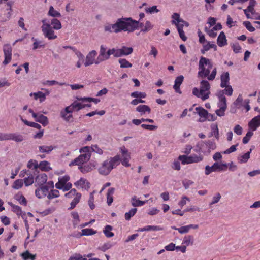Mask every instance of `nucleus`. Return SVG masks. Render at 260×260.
Instances as JSON below:
<instances>
[{
    "label": "nucleus",
    "instance_id": "0eeeda50",
    "mask_svg": "<svg viewBox=\"0 0 260 260\" xmlns=\"http://www.w3.org/2000/svg\"><path fill=\"white\" fill-rule=\"evenodd\" d=\"M114 56V48L109 49L107 50V47L101 45L100 48L99 54L98 56V62H102L110 58V55Z\"/></svg>",
    "mask_w": 260,
    "mask_h": 260
},
{
    "label": "nucleus",
    "instance_id": "680f3d73",
    "mask_svg": "<svg viewBox=\"0 0 260 260\" xmlns=\"http://www.w3.org/2000/svg\"><path fill=\"white\" fill-rule=\"evenodd\" d=\"M72 217L73 218L74 226H76L80 222L79 216L76 212H73L71 213Z\"/></svg>",
    "mask_w": 260,
    "mask_h": 260
},
{
    "label": "nucleus",
    "instance_id": "774afa93",
    "mask_svg": "<svg viewBox=\"0 0 260 260\" xmlns=\"http://www.w3.org/2000/svg\"><path fill=\"white\" fill-rule=\"evenodd\" d=\"M27 167L29 169L33 168L37 169L38 168V164L37 160L34 159H30L27 164Z\"/></svg>",
    "mask_w": 260,
    "mask_h": 260
},
{
    "label": "nucleus",
    "instance_id": "423d86ee",
    "mask_svg": "<svg viewBox=\"0 0 260 260\" xmlns=\"http://www.w3.org/2000/svg\"><path fill=\"white\" fill-rule=\"evenodd\" d=\"M70 179L69 176L67 175L59 177L58 182L55 184L56 188L63 192L69 190L72 187V183L69 182Z\"/></svg>",
    "mask_w": 260,
    "mask_h": 260
},
{
    "label": "nucleus",
    "instance_id": "2f4dec72",
    "mask_svg": "<svg viewBox=\"0 0 260 260\" xmlns=\"http://www.w3.org/2000/svg\"><path fill=\"white\" fill-rule=\"evenodd\" d=\"M215 169L216 171H225L226 170L228 165L225 163L216 162L213 164Z\"/></svg>",
    "mask_w": 260,
    "mask_h": 260
},
{
    "label": "nucleus",
    "instance_id": "0e129e2a",
    "mask_svg": "<svg viewBox=\"0 0 260 260\" xmlns=\"http://www.w3.org/2000/svg\"><path fill=\"white\" fill-rule=\"evenodd\" d=\"M253 135V131L249 129V131L246 133V136L243 138V143L244 144H247L249 142Z\"/></svg>",
    "mask_w": 260,
    "mask_h": 260
},
{
    "label": "nucleus",
    "instance_id": "37998d69",
    "mask_svg": "<svg viewBox=\"0 0 260 260\" xmlns=\"http://www.w3.org/2000/svg\"><path fill=\"white\" fill-rule=\"evenodd\" d=\"M50 25L53 26L52 27L55 30H59L62 27L61 22L56 18H53L51 20Z\"/></svg>",
    "mask_w": 260,
    "mask_h": 260
},
{
    "label": "nucleus",
    "instance_id": "052dcab7",
    "mask_svg": "<svg viewBox=\"0 0 260 260\" xmlns=\"http://www.w3.org/2000/svg\"><path fill=\"white\" fill-rule=\"evenodd\" d=\"M112 246H113V244L111 242H109L105 243L102 246H100L99 247V249L103 252H105L106 250L111 248Z\"/></svg>",
    "mask_w": 260,
    "mask_h": 260
},
{
    "label": "nucleus",
    "instance_id": "bf43d9fd",
    "mask_svg": "<svg viewBox=\"0 0 260 260\" xmlns=\"http://www.w3.org/2000/svg\"><path fill=\"white\" fill-rule=\"evenodd\" d=\"M59 196V192L58 190L53 189L51 190L47 195V198L49 199H51L54 198H57Z\"/></svg>",
    "mask_w": 260,
    "mask_h": 260
},
{
    "label": "nucleus",
    "instance_id": "dca6fc26",
    "mask_svg": "<svg viewBox=\"0 0 260 260\" xmlns=\"http://www.w3.org/2000/svg\"><path fill=\"white\" fill-rule=\"evenodd\" d=\"M40 188L36 189L35 194L38 198H42L49 193V187L47 185H41Z\"/></svg>",
    "mask_w": 260,
    "mask_h": 260
},
{
    "label": "nucleus",
    "instance_id": "6e6d98bb",
    "mask_svg": "<svg viewBox=\"0 0 260 260\" xmlns=\"http://www.w3.org/2000/svg\"><path fill=\"white\" fill-rule=\"evenodd\" d=\"M118 62L120 64L121 68H131L132 67V64L125 59H120L118 60Z\"/></svg>",
    "mask_w": 260,
    "mask_h": 260
},
{
    "label": "nucleus",
    "instance_id": "79ce46f5",
    "mask_svg": "<svg viewBox=\"0 0 260 260\" xmlns=\"http://www.w3.org/2000/svg\"><path fill=\"white\" fill-rule=\"evenodd\" d=\"M172 20L171 21V23L175 26L178 23V22H183V19L180 18V15L177 13H173L172 15Z\"/></svg>",
    "mask_w": 260,
    "mask_h": 260
},
{
    "label": "nucleus",
    "instance_id": "a19ab883",
    "mask_svg": "<svg viewBox=\"0 0 260 260\" xmlns=\"http://www.w3.org/2000/svg\"><path fill=\"white\" fill-rule=\"evenodd\" d=\"M48 15L53 17H60L61 14L59 12L55 10L53 6H51L48 12Z\"/></svg>",
    "mask_w": 260,
    "mask_h": 260
},
{
    "label": "nucleus",
    "instance_id": "412c9836",
    "mask_svg": "<svg viewBox=\"0 0 260 260\" xmlns=\"http://www.w3.org/2000/svg\"><path fill=\"white\" fill-rule=\"evenodd\" d=\"M184 79V77L182 75H180L176 77L175 80V83L173 86V88L177 93H181V91L180 89V86L182 83Z\"/></svg>",
    "mask_w": 260,
    "mask_h": 260
},
{
    "label": "nucleus",
    "instance_id": "5701e85b",
    "mask_svg": "<svg viewBox=\"0 0 260 260\" xmlns=\"http://www.w3.org/2000/svg\"><path fill=\"white\" fill-rule=\"evenodd\" d=\"M34 118L36 121L41 123L43 126L47 125L49 123L48 118L39 113H37V116Z\"/></svg>",
    "mask_w": 260,
    "mask_h": 260
},
{
    "label": "nucleus",
    "instance_id": "5fc2aeb1",
    "mask_svg": "<svg viewBox=\"0 0 260 260\" xmlns=\"http://www.w3.org/2000/svg\"><path fill=\"white\" fill-rule=\"evenodd\" d=\"M23 185V180L22 179H17L15 180L13 184L12 187L15 189H19Z\"/></svg>",
    "mask_w": 260,
    "mask_h": 260
},
{
    "label": "nucleus",
    "instance_id": "338daca9",
    "mask_svg": "<svg viewBox=\"0 0 260 260\" xmlns=\"http://www.w3.org/2000/svg\"><path fill=\"white\" fill-rule=\"evenodd\" d=\"M34 182V177L32 175L25 178L23 180V184L24 183L26 186H29L33 184Z\"/></svg>",
    "mask_w": 260,
    "mask_h": 260
},
{
    "label": "nucleus",
    "instance_id": "473e14b6",
    "mask_svg": "<svg viewBox=\"0 0 260 260\" xmlns=\"http://www.w3.org/2000/svg\"><path fill=\"white\" fill-rule=\"evenodd\" d=\"M30 96H33L36 100L39 99L40 102L41 103L44 101L46 99V94L41 91H39L38 92L31 93L30 94Z\"/></svg>",
    "mask_w": 260,
    "mask_h": 260
},
{
    "label": "nucleus",
    "instance_id": "393cba45",
    "mask_svg": "<svg viewBox=\"0 0 260 260\" xmlns=\"http://www.w3.org/2000/svg\"><path fill=\"white\" fill-rule=\"evenodd\" d=\"M217 96L218 99V101L217 102V107L218 108L221 109H227V104H226V99L225 96H222V95H219L217 94Z\"/></svg>",
    "mask_w": 260,
    "mask_h": 260
},
{
    "label": "nucleus",
    "instance_id": "a18cd8bd",
    "mask_svg": "<svg viewBox=\"0 0 260 260\" xmlns=\"http://www.w3.org/2000/svg\"><path fill=\"white\" fill-rule=\"evenodd\" d=\"M137 211V209L136 208H132L128 212H126L124 214L125 219L129 221L131 218L134 216Z\"/></svg>",
    "mask_w": 260,
    "mask_h": 260
},
{
    "label": "nucleus",
    "instance_id": "f03ea898",
    "mask_svg": "<svg viewBox=\"0 0 260 260\" xmlns=\"http://www.w3.org/2000/svg\"><path fill=\"white\" fill-rule=\"evenodd\" d=\"M213 64L211 59L201 56L199 62L198 77L207 78L209 80H213L217 74L216 68H213Z\"/></svg>",
    "mask_w": 260,
    "mask_h": 260
},
{
    "label": "nucleus",
    "instance_id": "13d9d810",
    "mask_svg": "<svg viewBox=\"0 0 260 260\" xmlns=\"http://www.w3.org/2000/svg\"><path fill=\"white\" fill-rule=\"evenodd\" d=\"M243 102V98L241 94L239 95L238 98L233 103V106L236 108H239L242 105V103Z\"/></svg>",
    "mask_w": 260,
    "mask_h": 260
},
{
    "label": "nucleus",
    "instance_id": "f257e3e1",
    "mask_svg": "<svg viewBox=\"0 0 260 260\" xmlns=\"http://www.w3.org/2000/svg\"><path fill=\"white\" fill-rule=\"evenodd\" d=\"M139 21L133 20L131 18H121L117 20L114 24L105 26V31L118 33L123 31L133 32L138 29Z\"/></svg>",
    "mask_w": 260,
    "mask_h": 260
},
{
    "label": "nucleus",
    "instance_id": "8fccbe9b",
    "mask_svg": "<svg viewBox=\"0 0 260 260\" xmlns=\"http://www.w3.org/2000/svg\"><path fill=\"white\" fill-rule=\"evenodd\" d=\"M91 151L95 152L99 155H102L104 153V151L97 144H92L91 145Z\"/></svg>",
    "mask_w": 260,
    "mask_h": 260
},
{
    "label": "nucleus",
    "instance_id": "69168bd1",
    "mask_svg": "<svg viewBox=\"0 0 260 260\" xmlns=\"http://www.w3.org/2000/svg\"><path fill=\"white\" fill-rule=\"evenodd\" d=\"M21 255L24 260H28L29 259L35 260V256L30 253L28 251L23 253Z\"/></svg>",
    "mask_w": 260,
    "mask_h": 260
},
{
    "label": "nucleus",
    "instance_id": "6e6552de",
    "mask_svg": "<svg viewBox=\"0 0 260 260\" xmlns=\"http://www.w3.org/2000/svg\"><path fill=\"white\" fill-rule=\"evenodd\" d=\"M203 159V157L201 155L192 154L189 156L185 155H180L178 160L181 161L183 165L197 163L201 162Z\"/></svg>",
    "mask_w": 260,
    "mask_h": 260
},
{
    "label": "nucleus",
    "instance_id": "4c0bfd02",
    "mask_svg": "<svg viewBox=\"0 0 260 260\" xmlns=\"http://www.w3.org/2000/svg\"><path fill=\"white\" fill-rule=\"evenodd\" d=\"M38 166V168L43 171H48L51 169L49 162L46 160L41 161Z\"/></svg>",
    "mask_w": 260,
    "mask_h": 260
},
{
    "label": "nucleus",
    "instance_id": "a211bd4d",
    "mask_svg": "<svg viewBox=\"0 0 260 260\" xmlns=\"http://www.w3.org/2000/svg\"><path fill=\"white\" fill-rule=\"evenodd\" d=\"M95 162H90L88 164L82 165L79 166L78 168L83 173H87L91 172L95 167Z\"/></svg>",
    "mask_w": 260,
    "mask_h": 260
},
{
    "label": "nucleus",
    "instance_id": "b1692460",
    "mask_svg": "<svg viewBox=\"0 0 260 260\" xmlns=\"http://www.w3.org/2000/svg\"><path fill=\"white\" fill-rule=\"evenodd\" d=\"M217 43L219 47H223L227 45L226 36L223 31H221L218 36L217 40Z\"/></svg>",
    "mask_w": 260,
    "mask_h": 260
},
{
    "label": "nucleus",
    "instance_id": "9d476101",
    "mask_svg": "<svg viewBox=\"0 0 260 260\" xmlns=\"http://www.w3.org/2000/svg\"><path fill=\"white\" fill-rule=\"evenodd\" d=\"M91 154H81L76 158L74 160L71 161L69 166H72L74 165H83L84 163L88 161L91 158Z\"/></svg>",
    "mask_w": 260,
    "mask_h": 260
},
{
    "label": "nucleus",
    "instance_id": "39448f33",
    "mask_svg": "<svg viewBox=\"0 0 260 260\" xmlns=\"http://www.w3.org/2000/svg\"><path fill=\"white\" fill-rule=\"evenodd\" d=\"M42 22L41 29L44 37L49 40L56 39L57 36L55 34L54 29L52 27L47 19H43Z\"/></svg>",
    "mask_w": 260,
    "mask_h": 260
},
{
    "label": "nucleus",
    "instance_id": "4468645a",
    "mask_svg": "<svg viewBox=\"0 0 260 260\" xmlns=\"http://www.w3.org/2000/svg\"><path fill=\"white\" fill-rule=\"evenodd\" d=\"M249 129L256 131L260 126V115L253 117L248 124Z\"/></svg>",
    "mask_w": 260,
    "mask_h": 260
},
{
    "label": "nucleus",
    "instance_id": "7c9ffc66",
    "mask_svg": "<svg viewBox=\"0 0 260 260\" xmlns=\"http://www.w3.org/2000/svg\"><path fill=\"white\" fill-rule=\"evenodd\" d=\"M162 228L159 226L147 225L142 228H139L137 231L139 232L150 231H160Z\"/></svg>",
    "mask_w": 260,
    "mask_h": 260
},
{
    "label": "nucleus",
    "instance_id": "6ab92c4d",
    "mask_svg": "<svg viewBox=\"0 0 260 260\" xmlns=\"http://www.w3.org/2000/svg\"><path fill=\"white\" fill-rule=\"evenodd\" d=\"M196 113L200 116L199 121L203 122L206 121V117L208 115V112L202 107H198L196 109Z\"/></svg>",
    "mask_w": 260,
    "mask_h": 260
},
{
    "label": "nucleus",
    "instance_id": "e433bc0d",
    "mask_svg": "<svg viewBox=\"0 0 260 260\" xmlns=\"http://www.w3.org/2000/svg\"><path fill=\"white\" fill-rule=\"evenodd\" d=\"M31 40L33 41L32 44V49L35 50L40 48H43L45 45L43 43V42L39 40L38 39L35 37H32Z\"/></svg>",
    "mask_w": 260,
    "mask_h": 260
},
{
    "label": "nucleus",
    "instance_id": "09e8293b",
    "mask_svg": "<svg viewBox=\"0 0 260 260\" xmlns=\"http://www.w3.org/2000/svg\"><path fill=\"white\" fill-rule=\"evenodd\" d=\"M21 119L23 121V122L26 125L36 128L38 129H40L41 127V125L37 123L34 122H29L25 119H23L22 117H21Z\"/></svg>",
    "mask_w": 260,
    "mask_h": 260
},
{
    "label": "nucleus",
    "instance_id": "a878e982",
    "mask_svg": "<svg viewBox=\"0 0 260 260\" xmlns=\"http://www.w3.org/2000/svg\"><path fill=\"white\" fill-rule=\"evenodd\" d=\"M147 201H141L139 200L136 196L132 197L131 200V203L133 207H140L143 206Z\"/></svg>",
    "mask_w": 260,
    "mask_h": 260
},
{
    "label": "nucleus",
    "instance_id": "ea45409f",
    "mask_svg": "<svg viewBox=\"0 0 260 260\" xmlns=\"http://www.w3.org/2000/svg\"><path fill=\"white\" fill-rule=\"evenodd\" d=\"M251 151H252V149H250L248 152L245 153V154H244L243 155L239 156L238 158V161L240 163L246 162L250 158V154L251 152Z\"/></svg>",
    "mask_w": 260,
    "mask_h": 260
},
{
    "label": "nucleus",
    "instance_id": "c756f323",
    "mask_svg": "<svg viewBox=\"0 0 260 260\" xmlns=\"http://www.w3.org/2000/svg\"><path fill=\"white\" fill-rule=\"evenodd\" d=\"M136 111L140 112L141 115H143L146 113H150L151 112V109L147 105H141L136 108Z\"/></svg>",
    "mask_w": 260,
    "mask_h": 260
},
{
    "label": "nucleus",
    "instance_id": "49530a36",
    "mask_svg": "<svg viewBox=\"0 0 260 260\" xmlns=\"http://www.w3.org/2000/svg\"><path fill=\"white\" fill-rule=\"evenodd\" d=\"M211 128L212 135L214 136L217 139H218L219 134L217 125L216 124H212Z\"/></svg>",
    "mask_w": 260,
    "mask_h": 260
},
{
    "label": "nucleus",
    "instance_id": "1a4fd4ad",
    "mask_svg": "<svg viewBox=\"0 0 260 260\" xmlns=\"http://www.w3.org/2000/svg\"><path fill=\"white\" fill-rule=\"evenodd\" d=\"M120 152L121 155V158H120V162L125 167H129L131 165L129 160L131 159V154L128 152V149L124 146H122L119 148Z\"/></svg>",
    "mask_w": 260,
    "mask_h": 260
},
{
    "label": "nucleus",
    "instance_id": "e2e57ef3",
    "mask_svg": "<svg viewBox=\"0 0 260 260\" xmlns=\"http://www.w3.org/2000/svg\"><path fill=\"white\" fill-rule=\"evenodd\" d=\"M68 260H87L85 256H83L79 253H74L73 254Z\"/></svg>",
    "mask_w": 260,
    "mask_h": 260
},
{
    "label": "nucleus",
    "instance_id": "2eb2a0df",
    "mask_svg": "<svg viewBox=\"0 0 260 260\" xmlns=\"http://www.w3.org/2000/svg\"><path fill=\"white\" fill-rule=\"evenodd\" d=\"M73 112L70 109L69 106L66 107L62 109L60 112V117L66 121H69L70 119L72 118V113Z\"/></svg>",
    "mask_w": 260,
    "mask_h": 260
},
{
    "label": "nucleus",
    "instance_id": "f3484780",
    "mask_svg": "<svg viewBox=\"0 0 260 260\" xmlns=\"http://www.w3.org/2000/svg\"><path fill=\"white\" fill-rule=\"evenodd\" d=\"M75 186L78 188H82L87 190L90 188V183L86 179L81 178L78 181L74 183Z\"/></svg>",
    "mask_w": 260,
    "mask_h": 260
},
{
    "label": "nucleus",
    "instance_id": "c85d7f7f",
    "mask_svg": "<svg viewBox=\"0 0 260 260\" xmlns=\"http://www.w3.org/2000/svg\"><path fill=\"white\" fill-rule=\"evenodd\" d=\"M207 44L203 45V48L201 50V52L204 54L206 52L209 50L211 48H213L214 50H217V46L214 42H206Z\"/></svg>",
    "mask_w": 260,
    "mask_h": 260
},
{
    "label": "nucleus",
    "instance_id": "9b49d317",
    "mask_svg": "<svg viewBox=\"0 0 260 260\" xmlns=\"http://www.w3.org/2000/svg\"><path fill=\"white\" fill-rule=\"evenodd\" d=\"M97 55V52L95 50H92L88 52L86 55L84 66L88 67L93 64H99L100 62H98V58L95 59Z\"/></svg>",
    "mask_w": 260,
    "mask_h": 260
},
{
    "label": "nucleus",
    "instance_id": "f704fd0d",
    "mask_svg": "<svg viewBox=\"0 0 260 260\" xmlns=\"http://www.w3.org/2000/svg\"><path fill=\"white\" fill-rule=\"evenodd\" d=\"M114 191L115 189L114 188H110L108 190L107 193V203L109 206H110L113 201V195Z\"/></svg>",
    "mask_w": 260,
    "mask_h": 260
},
{
    "label": "nucleus",
    "instance_id": "4d7b16f0",
    "mask_svg": "<svg viewBox=\"0 0 260 260\" xmlns=\"http://www.w3.org/2000/svg\"><path fill=\"white\" fill-rule=\"evenodd\" d=\"M193 237L190 235H187L184 237L182 244H185V246H188L190 244H192Z\"/></svg>",
    "mask_w": 260,
    "mask_h": 260
},
{
    "label": "nucleus",
    "instance_id": "aec40b11",
    "mask_svg": "<svg viewBox=\"0 0 260 260\" xmlns=\"http://www.w3.org/2000/svg\"><path fill=\"white\" fill-rule=\"evenodd\" d=\"M69 106L73 112L78 111L84 108V106H83V102L80 101H78L77 99L76 101H74Z\"/></svg>",
    "mask_w": 260,
    "mask_h": 260
},
{
    "label": "nucleus",
    "instance_id": "c03bdc74",
    "mask_svg": "<svg viewBox=\"0 0 260 260\" xmlns=\"http://www.w3.org/2000/svg\"><path fill=\"white\" fill-rule=\"evenodd\" d=\"M112 229V227L110 225H107L105 227L103 230V233L106 237L107 238H111L114 236V233L111 232Z\"/></svg>",
    "mask_w": 260,
    "mask_h": 260
},
{
    "label": "nucleus",
    "instance_id": "cd10ccee",
    "mask_svg": "<svg viewBox=\"0 0 260 260\" xmlns=\"http://www.w3.org/2000/svg\"><path fill=\"white\" fill-rule=\"evenodd\" d=\"M47 180V176L45 173L39 174L36 178V182L39 185H43Z\"/></svg>",
    "mask_w": 260,
    "mask_h": 260
},
{
    "label": "nucleus",
    "instance_id": "de8ad7c7",
    "mask_svg": "<svg viewBox=\"0 0 260 260\" xmlns=\"http://www.w3.org/2000/svg\"><path fill=\"white\" fill-rule=\"evenodd\" d=\"M8 204L12 207V211L17 215L20 216L22 214V210L20 207L15 205L11 202H9Z\"/></svg>",
    "mask_w": 260,
    "mask_h": 260
},
{
    "label": "nucleus",
    "instance_id": "603ef678",
    "mask_svg": "<svg viewBox=\"0 0 260 260\" xmlns=\"http://www.w3.org/2000/svg\"><path fill=\"white\" fill-rule=\"evenodd\" d=\"M95 193V191H93L90 193L89 198L88 201V205L91 210L95 208V205L94 204V193Z\"/></svg>",
    "mask_w": 260,
    "mask_h": 260
},
{
    "label": "nucleus",
    "instance_id": "3c124183",
    "mask_svg": "<svg viewBox=\"0 0 260 260\" xmlns=\"http://www.w3.org/2000/svg\"><path fill=\"white\" fill-rule=\"evenodd\" d=\"M15 199L17 200L20 204L26 206L27 204V201L25 198L21 194L18 193L15 196Z\"/></svg>",
    "mask_w": 260,
    "mask_h": 260
},
{
    "label": "nucleus",
    "instance_id": "c9c22d12",
    "mask_svg": "<svg viewBox=\"0 0 260 260\" xmlns=\"http://www.w3.org/2000/svg\"><path fill=\"white\" fill-rule=\"evenodd\" d=\"M55 148V147L53 146L52 145H42L39 146V151L41 153H49Z\"/></svg>",
    "mask_w": 260,
    "mask_h": 260
},
{
    "label": "nucleus",
    "instance_id": "72a5a7b5",
    "mask_svg": "<svg viewBox=\"0 0 260 260\" xmlns=\"http://www.w3.org/2000/svg\"><path fill=\"white\" fill-rule=\"evenodd\" d=\"M76 99H77L78 101H80L83 103H90L93 102L95 104H98L100 101L99 99L90 97H77Z\"/></svg>",
    "mask_w": 260,
    "mask_h": 260
},
{
    "label": "nucleus",
    "instance_id": "bb28decb",
    "mask_svg": "<svg viewBox=\"0 0 260 260\" xmlns=\"http://www.w3.org/2000/svg\"><path fill=\"white\" fill-rule=\"evenodd\" d=\"M225 89L223 90H221L219 91L217 94L219 95H222V96H225L224 94H226L229 96H231L233 94V88L232 86L230 85H227L224 87Z\"/></svg>",
    "mask_w": 260,
    "mask_h": 260
},
{
    "label": "nucleus",
    "instance_id": "f8f14e48",
    "mask_svg": "<svg viewBox=\"0 0 260 260\" xmlns=\"http://www.w3.org/2000/svg\"><path fill=\"white\" fill-rule=\"evenodd\" d=\"M133 49L132 47L122 46L121 48H114V57H119L122 56L128 55L132 53Z\"/></svg>",
    "mask_w": 260,
    "mask_h": 260
},
{
    "label": "nucleus",
    "instance_id": "20e7f679",
    "mask_svg": "<svg viewBox=\"0 0 260 260\" xmlns=\"http://www.w3.org/2000/svg\"><path fill=\"white\" fill-rule=\"evenodd\" d=\"M210 84L209 82L206 80H203L200 82V88H194L192 90V94L197 97L205 101L208 99L210 94Z\"/></svg>",
    "mask_w": 260,
    "mask_h": 260
},
{
    "label": "nucleus",
    "instance_id": "ddd939ff",
    "mask_svg": "<svg viewBox=\"0 0 260 260\" xmlns=\"http://www.w3.org/2000/svg\"><path fill=\"white\" fill-rule=\"evenodd\" d=\"M12 47L10 44H5L3 47V51L5 55V59L3 64L6 65L8 64L12 58Z\"/></svg>",
    "mask_w": 260,
    "mask_h": 260
},
{
    "label": "nucleus",
    "instance_id": "4be33fe9",
    "mask_svg": "<svg viewBox=\"0 0 260 260\" xmlns=\"http://www.w3.org/2000/svg\"><path fill=\"white\" fill-rule=\"evenodd\" d=\"M220 86L224 88L225 86L229 85L230 75L229 72L223 73L221 75Z\"/></svg>",
    "mask_w": 260,
    "mask_h": 260
},
{
    "label": "nucleus",
    "instance_id": "7ed1b4c3",
    "mask_svg": "<svg viewBox=\"0 0 260 260\" xmlns=\"http://www.w3.org/2000/svg\"><path fill=\"white\" fill-rule=\"evenodd\" d=\"M120 164V156L116 155L114 157L104 160L98 168V172L102 175H108L111 171Z\"/></svg>",
    "mask_w": 260,
    "mask_h": 260
},
{
    "label": "nucleus",
    "instance_id": "864d4df0",
    "mask_svg": "<svg viewBox=\"0 0 260 260\" xmlns=\"http://www.w3.org/2000/svg\"><path fill=\"white\" fill-rule=\"evenodd\" d=\"M81 232V236H89L96 233V231L92 229H84L82 230Z\"/></svg>",
    "mask_w": 260,
    "mask_h": 260
},
{
    "label": "nucleus",
    "instance_id": "58836bf2",
    "mask_svg": "<svg viewBox=\"0 0 260 260\" xmlns=\"http://www.w3.org/2000/svg\"><path fill=\"white\" fill-rule=\"evenodd\" d=\"M9 140H13L17 142H20L23 140L22 135L16 133H9Z\"/></svg>",
    "mask_w": 260,
    "mask_h": 260
}]
</instances>
